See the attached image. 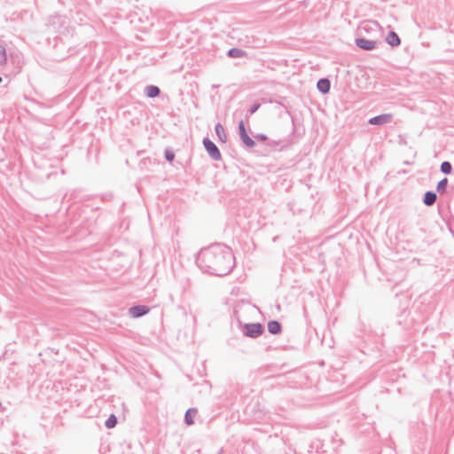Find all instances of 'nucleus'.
Listing matches in <instances>:
<instances>
[{"label":"nucleus","mask_w":454,"mask_h":454,"mask_svg":"<svg viewBox=\"0 0 454 454\" xmlns=\"http://www.w3.org/2000/svg\"><path fill=\"white\" fill-rule=\"evenodd\" d=\"M196 263L206 273L223 277L232 270L235 257L231 247L215 243L200 250Z\"/></svg>","instance_id":"f257e3e1"},{"label":"nucleus","mask_w":454,"mask_h":454,"mask_svg":"<svg viewBox=\"0 0 454 454\" xmlns=\"http://www.w3.org/2000/svg\"><path fill=\"white\" fill-rule=\"evenodd\" d=\"M264 332V326L261 323H247L243 326L242 333L244 336L249 338H257Z\"/></svg>","instance_id":"f03ea898"},{"label":"nucleus","mask_w":454,"mask_h":454,"mask_svg":"<svg viewBox=\"0 0 454 454\" xmlns=\"http://www.w3.org/2000/svg\"><path fill=\"white\" fill-rule=\"evenodd\" d=\"M202 143L205 150L212 160H220L222 159L220 150L211 139L204 137Z\"/></svg>","instance_id":"7ed1b4c3"},{"label":"nucleus","mask_w":454,"mask_h":454,"mask_svg":"<svg viewBox=\"0 0 454 454\" xmlns=\"http://www.w3.org/2000/svg\"><path fill=\"white\" fill-rule=\"evenodd\" d=\"M239 137L242 141V143L248 148H253L255 146V142L253 138H251L247 132V129H246V126H245V123H244V121L241 120L239 122Z\"/></svg>","instance_id":"20e7f679"},{"label":"nucleus","mask_w":454,"mask_h":454,"mask_svg":"<svg viewBox=\"0 0 454 454\" xmlns=\"http://www.w3.org/2000/svg\"><path fill=\"white\" fill-rule=\"evenodd\" d=\"M355 43L359 49L364 51H372L376 48L378 43L377 41L368 40L364 37L356 38Z\"/></svg>","instance_id":"39448f33"},{"label":"nucleus","mask_w":454,"mask_h":454,"mask_svg":"<svg viewBox=\"0 0 454 454\" xmlns=\"http://www.w3.org/2000/svg\"><path fill=\"white\" fill-rule=\"evenodd\" d=\"M393 119V115L391 114H381L377 116L372 117L369 119L368 123L371 125H384L389 123Z\"/></svg>","instance_id":"423d86ee"},{"label":"nucleus","mask_w":454,"mask_h":454,"mask_svg":"<svg viewBox=\"0 0 454 454\" xmlns=\"http://www.w3.org/2000/svg\"><path fill=\"white\" fill-rule=\"evenodd\" d=\"M150 308L146 305H134L129 309V315L134 318L141 317L149 313Z\"/></svg>","instance_id":"0eeeda50"},{"label":"nucleus","mask_w":454,"mask_h":454,"mask_svg":"<svg viewBox=\"0 0 454 454\" xmlns=\"http://www.w3.org/2000/svg\"><path fill=\"white\" fill-rule=\"evenodd\" d=\"M317 88L322 94H326L330 91L331 82L328 78H320L317 82Z\"/></svg>","instance_id":"6e6552de"},{"label":"nucleus","mask_w":454,"mask_h":454,"mask_svg":"<svg viewBox=\"0 0 454 454\" xmlns=\"http://www.w3.org/2000/svg\"><path fill=\"white\" fill-rule=\"evenodd\" d=\"M268 332L271 334H280L282 332V325L277 320H270L267 324Z\"/></svg>","instance_id":"1a4fd4ad"},{"label":"nucleus","mask_w":454,"mask_h":454,"mask_svg":"<svg viewBox=\"0 0 454 454\" xmlns=\"http://www.w3.org/2000/svg\"><path fill=\"white\" fill-rule=\"evenodd\" d=\"M386 42L392 47H397L401 44V39L395 31H390L387 34Z\"/></svg>","instance_id":"9d476101"},{"label":"nucleus","mask_w":454,"mask_h":454,"mask_svg":"<svg viewBox=\"0 0 454 454\" xmlns=\"http://www.w3.org/2000/svg\"><path fill=\"white\" fill-rule=\"evenodd\" d=\"M436 199H437L436 192H434L433 191H427V192H426L424 193L423 203L426 206L430 207V206H433L435 203Z\"/></svg>","instance_id":"9b49d317"},{"label":"nucleus","mask_w":454,"mask_h":454,"mask_svg":"<svg viewBox=\"0 0 454 454\" xmlns=\"http://www.w3.org/2000/svg\"><path fill=\"white\" fill-rule=\"evenodd\" d=\"M145 94L146 97H148L150 98H153L160 96V90L156 85H147L145 88Z\"/></svg>","instance_id":"f8f14e48"},{"label":"nucleus","mask_w":454,"mask_h":454,"mask_svg":"<svg viewBox=\"0 0 454 454\" xmlns=\"http://www.w3.org/2000/svg\"><path fill=\"white\" fill-rule=\"evenodd\" d=\"M247 55V51L239 48H231L227 51V56L231 59L244 58Z\"/></svg>","instance_id":"ddd939ff"},{"label":"nucleus","mask_w":454,"mask_h":454,"mask_svg":"<svg viewBox=\"0 0 454 454\" xmlns=\"http://www.w3.org/2000/svg\"><path fill=\"white\" fill-rule=\"evenodd\" d=\"M198 411L196 408H189L184 414V423L188 426L194 424V417Z\"/></svg>","instance_id":"4468645a"},{"label":"nucleus","mask_w":454,"mask_h":454,"mask_svg":"<svg viewBox=\"0 0 454 454\" xmlns=\"http://www.w3.org/2000/svg\"><path fill=\"white\" fill-rule=\"evenodd\" d=\"M215 131L216 136L218 137L219 141L222 143H226L227 136L225 134L223 126L220 122L215 124Z\"/></svg>","instance_id":"2eb2a0df"},{"label":"nucleus","mask_w":454,"mask_h":454,"mask_svg":"<svg viewBox=\"0 0 454 454\" xmlns=\"http://www.w3.org/2000/svg\"><path fill=\"white\" fill-rule=\"evenodd\" d=\"M117 417L114 414H111L105 421V427L108 429L115 427L117 425Z\"/></svg>","instance_id":"dca6fc26"},{"label":"nucleus","mask_w":454,"mask_h":454,"mask_svg":"<svg viewBox=\"0 0 454 454\" xmlns=\"http://www.w3.org/2000/svg\"><path fill=\"white\" fill-rule=\"evenodd\" d=\"M448 186V178L444 177L442 180H440L436 185V192L440 194H442L445 192L446 188Z\"/></svg>","instance_id":"f3484780"},{"label":"nucleus","mask_w":454,"mask_h":454,"mask_svg":"<svg viewBox=\"0 0 454 454\" xmlns=\"http://www.w3.org/2000/svg\"><path fill=\"white\" fill-rule=\"evenodd\" d=\"M440 170L446 175H450L452 172V165L450 161H442L440 166Z\"/></svg>","instance_id":"a211bd4d"},{"label":"nucleus","mask_w":454,"mask_h":454,"mask_svg":"<svg viewBox=\"0 0 454 454\" xmlns=\"http://www.w3.org/2000/svg\"><path fill=\"white\" fill-rule=\"evenodd\" d=\"M165 160L168 162H172L175 159V153L170 149H166L164 152Z\"/></svg>","instance_id":"6ab92c4d"},{"label":"nucleus","mask_w":454,"mask_h":454,"mask_svg":"<svg viewBox=\"0 0 454 454\" xmlns=\"http://www.w3.org/2000/svg\"><path fill=\"white\" fill-rule=\"evenodd\" d=\"M0 54L2 56V59L0 60V65L1 64H5L7 63V54H6V50L5 48L0 44Z\"/></svg>","instance_id":"aec40b11"},{"label":"nucleus","mask_w":454,"mask_h":454,"mask_svg":"<svg viewBox=\"0 0 454 454\" xmlns=\"http://www.w3.org/2000/svg\"><path fill=\"white\" fill-rule=\"evenodd\" d=\"M378 26L379 24L376 21H368L363 25L362 28L368 31L369 29H373V27Z\"/></svg>","instance_id":"412c9836"},{"label":"nucleus","mask_w":454,"mask_h":454,"mask_svg":"<svg viewBox=\"0 0 454 454\" xmlns=\"http://www.w3.org/2000/svg\"><path fill=\"white\" fill-rule=\"evenodd\" d=\"M261 106V104L259 102L254 103L251 107L248 109L247 114L249 115L254 114Z\"/></svg>","instance_id":"4be33fe9"},{"label":"nucleus","mask_w":454,"mask_h":454,"mask_svg":"<svg viewBox=\"0 0 454 454\" xmlns=\"http://www.w3.org/2000/svg\"><path fill=\"white\" fill-rule=\"evenodd\" d=\"M254 138H256L257 140L262 141V142L268 140V137L266 135L261 134V133L254 135Z\"/></svg>","instance_id":"5701e85b"},{"label":"nucleus","mask_w":454,"mask_h":454,"mask_svg":"<svg viewBox=\"0 0 454 454\" xmlns=\"http://www.w3.org/2000/svg\"><path fill=\"white\" fill-rule=\"evenodd\" d=\"M279 144H280V141L269 140V146H270V147L277 146Z\"/></svg>","instance_id":"b1692460"},{"label":"nucleus","mask_w":454,"mask_h":454,"mask_svg":"<svg viewBox=\"0 0 454 454\" xmlns=\"http://www.w3.org/2000/svg\"><path fill=\"white\" fill-rule=\"evenodd\" d=\"M2 81H3V78L0 76V83L2 82Z\"/></svg>","instance_id":"393cba45"},{"label":"nucleus","mask_w":454,"mask_h":454,"mask_svg":"<svg viewBox=\"0 0 454 454\" xmlns=\"http://www.w3.org/2000/svg\"><path fill=\"white\" fill-rule=\"evenodd\" d=\"M0 408H2V403L0 402Z\"/></svg>","instance_id":"a878e982"}]
</instances>
